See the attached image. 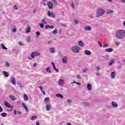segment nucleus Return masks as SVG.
Masks as SVG:
<instances>
[{"label": "nucleus", "mask_w": 125, "mask_h": 125, "mask_svg": "<svg viewBox=\"0 0 125 125\" xmlns=\"http://www.w3.org/2000/svg\"><path fill=\"white\" fill-rule=\"evenodd\" d=\"M125 37V30L124 29L118 30L116 32V37L119 40L124 39Z\"/></svg>", "instance_id": "1"}, {"label": "nucleus", "mask_w": 125, "mask_h": 125, "mask_svg": "<svg viewBox=\"0 0 125 125\" xmlns=\"http://www.w3.org/2000/svg\"><path fill=\"white\" fill-rule=\"evenodd\" d=\"M105 13V10H103V9L99 8L97 10V14L96 17L98 18V17H100V16H102Z\"/></svg>", "instance_id": "2"}, {"label": "nucleus", "mask_w": 125, "mask_h": 125, "mask_svg": "<svg viewBox=\"0 0 125 125\" xmlns=\"http://www.w3.org/2000/svg\"><path fill=\"white\" fill-rule=\"evenodd\" d=\"M81 48L79 46H73L71 47V50L74 53H79Z\"/></svg>", "instance_id": "3"}, {"label": "nucleus", "mask_w": 125, "mask_h": 125, "mask_svg": "<svg viewBox=\"0 0 125 125\" xmlns=\"http://www.w3.org/2000/svg\"><path fill=\"white\" fill-rule=\"evenodd\" d=\"M41 55V54H40V52H32L31 53L30 57L31 58H35V56H40Z\"/></svg>", "instance_id": "4"}, {"label": "nucleus", "mask_w": 125, "mask_h": 125, "mask_svg": "<svg viewBox=\"0 0 125 125\" xmlns=\"http://www.w3.org/2000/svg\"><path fill=\"white\" fill-rule=\"evenodd\" d=\"M4 106L7 108H11L10 111H12V110L13 109V107L11 106V104H9V103L7 102V101L4 102Z\"/></svg>", "instance_id": "5"}, {"label": "nucleus", "mask_w": 125, "mask_h": 125, "mask_svg": "<svg viewBox=\"0 0 125 125\" xmlns=\"http://www.w3.org/2000/svg\"><path fill=\"white\" fill-rule=\"evenodd\" d=\"M51 65H52L53 66V69L56 71V72H57V73H58V72H59V69H58V68H56V66H55V64H54V62H51Z\"/></svg>", "instance_id": "6"}, {"label": "nucleus", "mask_w": 125, "mask_h": 125, "mask_svg": "<svg viewBox=\"0 0 125 125\" xmlns=\"http://www.w3.org/2000/svg\"><path fill=\"white\" fill-rule=\"evenodd\" d=\"M47 5H48V8L49 9H52V8H53V4H52V2L50 1L47 2Z\"/></svg>", "instance_id": "7"}, {"label": "nucleus", "mask_w": 125, "mask_h": 125, "mask_svg": "<svg viewBox=\"0 0 125 125\" xmlns=\"http://www.w3.org/2000/svg\"><path fill=\"white\" fill-rule=\"evenodd\" d=\"M11 83H12L14 85H15L16 84V82L15 81V77L12 76L11 78Z\"/></svg>", "instance_id": "8"}, {"label": "nucleus", "mask_w": 125, "mask_h": 125, "mask_svg": "<svg viewBox=\"0 0 125 125\" xmlns=\"http://www.w3.org/2000/svg\"><path fill=\"white\" fill-rule=\"evenodd\" d=\"M62 63H64L65 64H66V63L68 62V58H67V57L66 56L63 57L62 59Z\"/></svg>", "instance_id": "9"}, {"label": "nucleus", "mask_w": 125, "mask_h": 125, "mask_svg": "<svg viewBox=\"0 0 125 125\" xmlns=\"http://www.w3.org/2000/svg\"><path fill=\"white\" fill-rule=\"evenodd\" d=\"M64 83H65V81H64L62 79H60L59 80V85H63V84H64Z\"/></svg>", "instance_id": "10"}, {"label": "nucleus", "mask_w": 125, "mask_h": 125, "mask_svg": "<svg viewBox=\"0 0 125 125\" xmlns=\"http://www.w3.org/2000/svg\"><path fill=\"white\" fill-rule=\"evenodd\" d=\"M84 54H85V55H91V52L88 50H85L84 51Z\"/></svg>", "instance_id": "11"}, {"label": "nucleus", "mask_w": 125, "mask_h": 125, "mask_svg": "<svg viewBox=\"0 0 125 125\" xmlns=\"http://www.w3.org/2000/svg\"><path fill=\"white\" fill-rule=\"evenodd\" d=\"M113 50H114V49L112 48H109L104 49V51L106 52H113Z\"/></svg>", "instance_id": "12"}, {"label": "nucleus", "mask_w": 125, "mask_h": 125, "mask_svg": "<svg viewBox=\"0 0 125 125\" xmlns=\"http://www.w3.org/2000/svg\"><path fill=\"white\" fill-rule=\"evenodd\" d=\"M48 15L49 17H50V16H52V18H55V15L54 14H53L52 13H50V12H48Z\"/></svg>", "instance_id": "13"}, {"label": "nucleus", "mask_w": 125, "mask_h": 125, "mask_svg": "<svg viewBox=\"0 0 125 125\" xmlns=\"http://www.w3.org/2000/svg\"><path fill=\"white\" fill-rule=\"evenodd\" d=\"M84 30H85V31H91V27L89 26H85L84 27Z\"/></svg>", "instance_id": "14"}, {"label": "nucleus", "mask_w": 125, "mask_h": 125, "mask_svg": "<svg viewBox=\"0 0 125 125\" xmlns=\"http://www.w3.org/2000/svg\"><path fill=\"white\" fill-rule=\"evenodd\" d=\"M2 74H3V75H4V76L5 77H6V78H7L8 77H9V73H8L6 71H3Z\"/></svg>", "instance_id": "15"}, {"label": "nucleus", "mask_w": 125, "mask_h": 125, "mask_svg": "<svg viewBox=\"0 0 125 125\" xmlns=\"http://www.w3.org/2000/svg\"><path fill=\"white\" fill-rule=\"evenodd\" d=\"M23 99L24 101H28V100H29V98L28 97V96L26 94H24L23 95Z\"/></svg>", "instance_id": "16"}, {"label": "nucleus", "mask_w": 125, "mask_h": 125, "mask_svg": "<svg viewBox=\"0 0 125 125\" xmlns=\"http://www.w3.org/2000/svg\"><path fill=\"white\" fill-rule=\"evenodd\" d=\"M51 108V105L46 104V111H49Z\"/></svg>", "instance_id": "17"}, {"label": "nucleus", "mask_w": 125, "mask_h": 125, "mask_svg": "<svg viewBox=\"0 0 125 125\" xmlns=\"http://www.w3.org/2000/svg\"><path fill=\"white\" fill-rule=\"evenodd\" d=\"M45 29H48L49 28H50V29H53V28H54V25H46L45 26Z\"/></svg>", "instance_id": "18"}, {"label": "nucleus", "mask_w": 125, "mask_h": 125, "mask_svg": "<svg viewBox=\"0 0 125 125\" xmlns=\"http://www.w3.org/2000/svg\"><path fill=\"white\" fill-rule=\"evenodd\" d=\"M87 88L88 90H91V89H92L91 84L88 83L87 85Z\"/></svg>", "instance_id": "19"}, {"label": "nucleus", "mask_w": 125, "mask_h": 125, "mask_svg": "<svg viewBox=\"0 0 125 125\" xmlns=\"http://www.w3.org/2000/svg\"><path fill=\"white\" fill-rule=\"evenodd\" d=\"M116 72H112L111 74V79H115V77H116Z\"/></svg>", "instance_id": "20"}, {"label": "nucleus", "mask_w": 125, "mask_h": 125, "mask_svg": "<svg viewBox=\"0 0 125 125\" xmlns=\"http://www.w3.org/2000/svg\"><path fill=\"white\" fill-rule=\"evenodd\" d=\"M78 44L79 45H80V46H81V47H83L84 45L83 44V42L82 41H79L78 42Z\"/></svg>", "instance_id": "21"}, {"label": "nucleus", "mask_w": 125, "mask_h": 125, "mask_svg": "<svg viewBox=\"0 0 125 125\" xmlns=\"http://www.w3.org/2000/svg\"><path fill=\"white\" fill-rule=\"evenodd\" d=\"M9 98L11 99V100H12V101H14L15 100H16V98L13 95H10L9 96Z\"/></svg>", "instance_id": "22"}, {"label": "nucleus", "mask_w": 125, "mask_h": 125, "mask_svg": "<svg viewBox=\"0 0 125 125\" xmlns=\"http://www.w3.org/2000/svg\"><path fill=\"white\" fill-rule=\"evenodd\" d=\"M111 104L113 106V107H114L115 108H117V107H118V104H117V103L112 102L111 103Z\"/></svg>", "instance_id": "23"}, {"label": "nucleus", "mask_w": 125, "mask_h": 125, "mask_svg": "<svg viewBox=\"0 0 125 125\" xmlns=\"http://www.w3.org/2000/svg\"><path fill=\"white\" fill-rule=\"evenodd\" d=\"M50 52H51V53H54V52H55V49L54 47L50 48Z\"/></svg>", "instance_id": "24"}, {"label": "nucleus", "mask_w": 125, "mask_h": 125, "mask_svg": "<svg viewBox=\"0 0 125 125\" xmlns=\"http://www.w3.org/2000/svg\"><path fill=\"white\" fill-rule=\"evenodd\" d=\"M113 63H115V60H110V62L108 63L109 66H112V65H113Z\"/></svg>", "instance_id": "25"}, {"label": "nucleus", "mask_w": 125, "mask_h": 125, "mask_svg": "<svg viewBox=\"0 0 125 125\" xmlns=\"http://www.w3.org/2000/svg\"><path fill=\"white\" fill-rule=\"evenodd\" d=\"M22 105L23 108H24V109H25L26 111H27V112H28V107H27L26 106V104L24 103H22Z\"/></svg>", "instance_id": "26"}, {"label": "nucleus", "mask_w": 125, "mask_h": 125, "mask_svg": "<svg viewBox=\"0 0 125 125\" xmlns=\"http://www.w3.org/2000/svg\"><path fill=\"white\" fill-rule=\"evenodd\" d=\"M1 47L2 49H5V50H7V48H6V47H5V46H4V44H3V43L1 44Z\"/></svg>", "instance_id": "27"}, {"label": "nucleus", "mask_w": 125, "mask_h": 125, "mask_svg": "<svg viewBox=\"0 0 125 125\" xmlns=\"http://www.w3.org/2000/svg\"><path fill=\"white\" fill-rule=\"evenodd\" d=\"M46 71L47 72V73H49V74H51L52 72L50 71V67H48L46 68Z\"/></svg>", "instance_id": "28"}, {"label": "nucleus", "mask_w": 125, "mask_h": 125, "mask_svg": "<svg viewBox=\"0 0 125 125\" xmlns=\"http://www.w3.org/2000/svg\"><path fill=\"white\" fill-rule=\"evenodd\" d=\"M1 116L2 117H3V118H5V117H6V116H7V113H6L5 112H3L1 114Z\"/></svg>", "instance_id": "29"}, {"label": "nucleus", "mask_w": 125, "mask_h": 125, "mask_svg": "<svg viewBox=\"0 0 125 125\" xmlns=\"http://www.w3.org/2000/svg\"><path fill=\"white\" fill-rule=\"evenodd\" d=\"M31 32V28L27 27L25 30V33L28 34V33H30Z\"/></svg>", "instance_id": "30"}, {"label": "nucleus", "mask_w": 125, "mask_h": 125, "mask_svg": "<svg viewBox=\"0 0 125 125\" xmlns=\"http://www.w3.org/2000/svg\"><path fill=\"white\" fill-rule=\"evenodd\" d=\"M39 26L40 28H42V29H43V28H44V24H43V23H39Z\"/></svg>", "instance_id": "31"}, {"label": "nucleus", "mask_w": 125, "mask_h": 125, "mask_svg": "<svg viewBox=\"0 0 125 125\" xmlns=\"http://www.w3.org/2000/svg\"><path fill=\"white\" fill-rule=\"evenodd\" d=\"M26 41L27 42H30L31 41V37L30 36L27 37V38L26 39Z\"/></svg>", "instance_id": "32"}, {"label": "nucleus", "mask_w": 125, "mask_h": 125, "mask_svg": "<svg viewBox=\"0 0 125 125\" xmlns=\"http://www.w3.org/2000/svg\"><path fill=\"white\" fill-rule=\"evenodd\" d=\"M56 96L57 97H60V98L62 99L63 98V96H62V95H61V94H57L56 95Z\"/></svg>", "instance_id": "33"}, {"label": "nucleus", "mask_w": 125, "mask_h": 125, "mask_svg": "<svg viewBox=\"0 0 125 125\" xmlns=\"http://www.w3.org/2000/svg\"><path fill=\"white\" fill-rule=\"evenodd\" d=\"M107 14H110V13H112L113 12V10L108 9L106 11Z\"/></svg>", "instance_id": "34"}, {"label": "nucleus", "mask_w": 125, "mask_h": 125, "mask_svg": "<svg viewBox=\"0 0 125 125\" xmlns=\"http://www.w3.org/2000/svg\"><path fill=\"white\" fill-rule=\"evenodd\" d=\"M18 85L21 87V88H22V87H24V86L22 85V83H17Z\"/></svg>", "instance_id": "35"}, {"label": "nucleus", "mask_w": 125, "mask_h": 125, "mask_svg": "<svg viewBox=\"0 0 125 125\" xmlns=\"http://www.w3.org/2000/svg\"><path fill=\"white\" fill-rule=\"evenodd\" d=\"M44 102H45V103H46V102H48V101H49V98L48 97H46L44 99Z\"/></svg>", "instance_id": "36"}, {"label": "nucleus", "mask_w": 125, "mask_h": 125, "mask_svg": "<svg viewBox=\"0 0 125 125\" xmlns=\"http://www.w3.org/2000/svg\"><path fill=\"white\" fill-rule=\"evenodd\" d=\"M52 33L54 35H56V34H57V29H55L54 31H53Z\"/></svg>", "instance_id": "37"}, {"label": "nucleus", "mask_w": 125, "mask_h": 125, "mask_svg": "<svg viewBox=\"0 0 125 125\" xmlns=\"http://www.w3.org/2000/svg\"><path fill=\"white\" fill-rule=\"evenodd\" d=\"M83 104L84 106H88V105H89V103H88L87 102H84V103H83Z\"/></svg>", "instance_id": "38"}, {"label": "nucleus", "mask_w": 125, "mask_h": 125, "mask_svg": "<svg viewBox=\"0 0 125 125\" xmlns=\"http://www.w3.org/2000/svg\"><path fill=\"white\" fill-rule=\"evenodd\" d=\"M5 65L6 67H9V66H10V64H9V63L8 62H6Z\"/></svg>", "instance_id": "39"}, {"label": "nucleus", "mask_w": 125, "mask_h": 125, "mask_svg": "<svg viewBox=\"0 0 125 125\" xmlns=\"http://www.w3.org/2000/svg\"><path fill=\"white\" fill-rule=\"evenodd\" d=\"M98 43L100 47H102V46H103L102 43H101V42H98Z\"/></svg>", "instance_id": "40"}, {"label": "nucleus", "mask_w": 125, "mask_h": 125, "mask_svg": "<svg viewBox=\"0 0 125 125\" xmlns=\"http://www.w3.org/2000/svg\"><path fill=\"white\" fill-rule=\"evenodd\" d=\"M87 71H88V69H87V68L83 69V73H86L87 72Z\"/></svg>", "instance_id": "41"}, {"label": "nucleus", "mask_w": 125, "mask_h": 125, "mask_svg": "<svg viewBox=\"0 0 125 125\" xmlns=\"http://www.w3.org/2000/svg\"><path fill=\"white\" fill-rule=\"evenodd\" d=\"M35 119H37V116H34L31 117V120L32 121H34V120H35Z\"/></svg>", "instance_id": "42"}, {"label": "nucleus", "mask_w": 125, "mask_h": 125, "mask_svg": "<svg viewBox=\"0 0 125 125\" xmlns=\"http://www.w3.org/2000/svg\"><path fill=\"white\" fill-rule=\"evenodd\" d=\"M42 23H43V24H47V22L46 21H45V20L44 19H43L42 20Z\"/></svg>", "instance_id": "43"}, {"label": "nucleus", "mask_w": 125, "mask_h": 125, "mask_svg": "<svg viewBox=\"0 0 125 125\" xmlns=\"http://www.w3.org/2000/svg\"><path fill=\"white\" fill-rule=\"evenodd\" d=\"M108 46H109V45H108V44H104L103 46V47L105 48V47H108Z\"/></svg>", "instance_id": "44"}, {"label": "nucleus", "mask_w": 125, "mask_h": 125, "mask_svg": "<svg viewBox=\"0 0 125 125\" xmlns=\"http://www.w3.org/2000/svg\"><path fill=\"white\" fill-rule=\"evenodd\" d=\"M14 9H15L16 10H17V9H18V8L17 7V5H14Z\"/></svg>", "instance_id": "45"}, {"label": "nucleus", "mask_w": 125, "mask_h": 125, "mask_svg": "<svg viewBox=\"0 0 125 125\" xmlns=\"http://www.w3.org/2000/svg\"><path fill=\"white\" fill-rule=\"evenodd\" d=\"M40 34L41 33L39 32V31L36 32V36H37V37H39V36H40Z\"/></svg>", "instance_id": "46"}, {"label": "nucleus", "mask_w": 125, "mask_h": 125, "mask_svg": "<svg viewBox=\"0 0 125 125\" xmlns=\"http://www.w3.org/2000/svg\"><path fill=\"white\" fill-rule=\"evenodd\" d=\"M16 31H17V30L16 29V28H13L12 30V32H13V33H15V32H16Z\"/></svg>", "instance_id": "47"}, {"label": "nucleus", "mask_w": 125, "mask_h": 125, "mask_svg": "<svg viewBox=\"0 0 125 125\" xmlns=\"http://www.w3.org/2000/svg\"><path fill=\"white\" fill-rule=\"evenodd\" d=\"M2 111H3V109L2 108L1 106L0 105V113H1V112H2Z\"/></svg>", "instance_id": "48"}, {"label": "nucleus", "mask_w": 125, "mask_h": 125, "mask_svg": "<svg viewBox=\"0 0 125 125\" xmlns=\"http://www.w3.org/2000/svg\"><path fill=\"white\" fill-rule=\"evenodd\" d=\"M71 7H72V8H75V6H74V2H72L71 3Z\"/></svg>", "instance_id": "49"}, {"label": "nucleus", "mask_w": 125, "mask_h": 125, "mask_svg": "<svg viewBox=\"0 0 125 125\" xmlns=\"http://www.w3.org/2000/svg\"><path fill=\"white\" fill-rule=\"evenodd\" d=\"M61 33H62V29H60L59 31V35H61Z\"/></svg>", "instance_id": "50"}, {"label": "nucleus", "mask_w": 125, "mask_h": 125, "mask_svg": "<svg viewBox=\"0 0 125 125\" xmlns=\"http://www.w3.org/2000/svg\"><path fill=\"white\" fill-rule=\"evenodd\" d=\"M76 78L77 79H81V76L80 75H77Z\"/></svg>", "instance_id": "51"}, {"label": "nucleus", "mask_w": 125, "mask_h": 125, "mask_svg": "<svg viewBox=\"0 0 125 125\" xmlns=\"http://www.w3.org/2000/svg\"><path fill=\"white\" fill-rule=\"evenodd\" d=\"M37 65H38V63L37 62H35L33 64V67H37Z\"/></svg>", "instance_id": "52"}, {"label": "nucleus", "mask_w": 125, "mask_h": 125, "mask_svg": "<svg viewBox=\"0 0 125 125\" xmlns=\"http://www.w3.org/2000/svg\"><path fill=\"white\" fill-rule=\"evenodd\" d=\"M96 76H100V73H99V71H97V72L96 73Z\"/></svg>", "instance_id": "53"}, {"label": "nucleus", "mask_w": 125, "mask_h": 125, "mask_svg": "<svg viewBox=\"0 0 125 125\" xmlns=\"http://www.w3.org/2000/svg\"><path fill=\"white\" fill-rule=\"evenodd\" d=\"M14 115H17V111L16 110L14 111Z\"/></svg>", "instance_id": "54"}, {"label": "nucleus", "mask_w": 125, "mask_h": 125, "mask_svg": "<svg viewBox=\"0 0 125 125\" xmlns=\"http://www.w3.org/2000/svg\"><path fill=\"white\" fill-rule=\"evenodd\" d=\"M96 70L97 71H99V70H100V67H99V66H97L96 67Z\"/></svg>", "instance_id": "55"}, {"label": "nucleus", "mask_w": 125, "mask_h": 125, "mask_svg": "<svg viewBox=\"0 0 125 125\" xmlns=\"http://www.w3.org/2000/svg\"><path fill=\"white\" fill-rule=\"evenodd\" d=\"M19 44H20V45H23V43H22L21 42H19Z\"/></svg>", "instance_id": "56"}, {"label": "nucleus", "mask_w": 125, "mask_h": 125, "mask_svg": "<svg viewBox=\"0 0 125 125\" xmlns=\"http://www.w3.org/2000/svg\"><path fill=\"white\" fill-rule=\"evenodd\" d=\"M39 88L41 90V91L42 90V87L41 86H39Z\"/></svg>", "instance_id": "57"}, {"label": "nucleus", "mask_w": 125, "mask_h": 125, "mask_svg": "<svg viewBox=\"0 0 125 125\" xmlns=\"http://www.w3.org/2000/svg\"><path fill=\"white\" fill-rule=\"evenodd\" d=\"M115 43H116V45H117V46L120 45V42H116Z\"/></svg>", "instance_id": "58"}, {"label": "nucleus", "mask_w": 125, "mask_h": 125, "mask_svg": "<svg viewBox=\"0 0 125 125\" xmlns=\"http://www.w3.org/2000/svg\"><path fill=\"white\" fill-rule=\"evenodd\" d=\"M78 21H75V24L76 25H78Z\"/></svg>", "instance_id": "59"}, {"label": "nucleus", "mask_w": 125, "mask_h": 125, "mask_svg": "<svg viewBox=\"0 0 125 125\" xmlns=\"http://www.w3.org/2000/svg\"><path fill=\"white\" fill-rule=\"evenodd\" d=\"M21 103V101H18L17 102V104H20Z\"/></svg>", "instance_id": "60"}, {"label": "nucleus", "mask_w": 125, "mask_h": 125, "mask_svg": "<svg viewBox=\"0 0 125 125\" xmlns=\"http://www.w3.org/2000/svg\"><path fill=\"white\" fill-rule=\"evenodd\" d=\"M41 91L43 94H44V95L45 94V91H43V90Z\"/></svg>", "instance_id": "61"}, {"label": "nucleus", "mask_w": 125, "mask_h": 125, "mask_svg": "<svg viewBox=\"0 0 125 125\" xmlns=\"http://www.w3.org/2000/svg\"><path fill=\"white\" fill-rule=\"evenodd\" d=\"M121 1L123 3H125V0H121Z\"/></svg>", "instance_id": "62"}, {"label": "nucleus", "mask_w": 125, "mask_h": 125, "mask_svg": "<svg viewBox=\"0 0 125 125\" xmlns=\"http://www.w3.org/2000/svg\"><path fill=\"white\" fill-rule=\"evenodd\" d=\"M76 84H78V85H81V83H80L79 82H77Z\"/></svg>", "instance_id": "63"}, {"label": "nucleus", "mask_w": 125, "mask_h": 125, "mask_svg": "<svg viewBox=\"0 0 125 125\" xmlns=\"http://www.w3.org/2000/svg\"><path fill=\"white\" fill-rule=\"evenodd\" d=\"M123 26H125V21H124L123 22Z\"/></svg>", "instance_id": "64"}]
</instances>
